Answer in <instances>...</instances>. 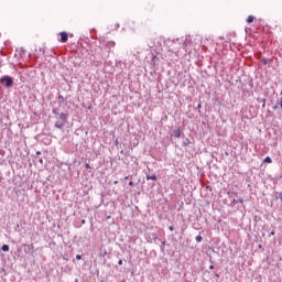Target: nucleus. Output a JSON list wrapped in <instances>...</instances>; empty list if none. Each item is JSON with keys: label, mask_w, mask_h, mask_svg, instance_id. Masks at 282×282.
I'll use <instances>...</instances> for the list:
<instances>
[{"label": "nucleus", "mask_w": 282, "mask_h": 282, "mask_svg": "<svg viewBox=\"0 0 282 282\" xmlns=\"http://www.w3.org/2000/svg\"><path fill=\"white\" fill-rule=\"evenodd\" d=\"M147 180H148V181H149V180L156 181V176H155V175H151V176L147 175Z\"/></svg>", "instance_id": "6e6552de"}, {"label": "nucleus", "mask_w": 282, "mask_h": 282, "mask_svg": "<svg viewBox=\"0 0 282 282\" xmlns=\"http://www.w3.org/2000/svg\"><path fill=\"white\" fill-rule=\"evenodd\" d=\"M63 126H65L63 122H56L55 123V127L58 128V129L63 128Z\"/></svg>", "instance_id": "0eeeda50"}, {"label": "nucleus", "mask_w": 282, "mask_h": 282, "mask_svg": "<svg viewBox=\"0 0 282 282\" xmlns=\"http://www.w3.org/2000/svg\"><path fill=\"white\" fill-rule=\"evenodd\" d=\"M232 203H238V200L234 199Z\"/></svg>", "instance_id": "412c9836"}, {"label": "nucleus", "mask_w": 282, "mask_h": 282, "mask_svg": "<svg viewBox=\"0 0 282 282\" xmlns=\"http://www.w3.org/2000/svg\"><path fill=\"white\" fill-rule=\"evenodd\" d=\"M195 239L197 242H200L203 240L202 236H197Z\"/></svg>", "instance_id": "9b49d317"}, {"label": "nucleus", "mask_w": 282, "mask_h": 282, "mask_svg": "<svg viewBox=\"0 0 282 282\" xmlns=\"http://www.w3.org/2000/svg\"><path fill=\"white\" fill-rule=\"evenodd\" d=\"M280 198H281V200H282V193L280 194Z\"/></svg>", "instance_id": "4be33fe9"}, {"label": "nucleus", "mask_w": 282, "mask_h": 282, "mask_svg": "<svg viewBox=\"0 0 282 282\" xmlns=\"http://www.w3.org/2000/svg\"><path fill=\"white\" fill-rule=\"evenodd\" d=\"M209 268H210V269H214V265H210Z\"/></svg>", "instance_id": "5701e85b"}, {"label": "nucleus", "mask_w": 282, "mask_h": 282, "mask_svg": "<svg viewBox=\"0 0 282 282\" xmlns=\"http://www.w3.org/2000/svg\"><path fill=\"white\" fill-rule=\"evenodd\" d=\"M129 185H130V186H132V185H133V182H132V181H130V182H129Z\"/></svg>", "instance_id": "6ab92c4d"}, {"label": "nucleus", "mask_w": 282, "mask_h": 282, "mask_svg": "<svg viewBox=\"0 0 282 282\" xmlns=\"http://www.w3.org/2000/svg\"><path fill=\"white\" fill-rule=\"evenodd\" d=\"M76 259H77V260H80V259H82V256H80V254H77V256H76Z\"/></svg>", "instance_id": "4468645a"}, {"label": "nucleus", "mask_w": 282, "mask_h": 282, "mask_svg": "<svg viewBox=\"0 0 282 282\" xmlns=\"http://www.w3.org/2000/svg\"><path fill=\"white\" fill-rule=\"evenodd\" d=\"M124 178L128 180V176H126Z\"/></svg>", "instance_id": "b1692460"}, {"label": "nucleus", "mask_w": 282, "mask_h": 282, "mask_svg": "<svg viewBox=\"0 0 282 282\" xmlns=\"http://www.w3.org/2000/svg\"><path fill=\"white\" fill-rule=\"evenodd\" d=\"M107 254H108L107 250H106L104 247H101V248H100V256H101V257H105V256H107Z\"/></svg>", "instance_id": "7ed1b4c3"}, {"label": "nucleus", "mask_w": 282, "mask_h": 282, "mask_svg": "<svg viewBox=\"0 0 282 282\" xmlns=\"http://www.w3.org/2000/svg\"><path fill=\"white\" fill-rule=\"evenodd\" d=\"M118 264L121 265V264H122V260H119V261H118Z\"/></svg>", "instance_id": "a211bd4d"}, {"label": "nucleus", "mask_w": 282, "mask_h": 282, "mask_svg": "<svg viewBox=\"0 0 282 282\" xmlns=\"http://www.w3.org/2000/svg\"><path fill=\"white\" fill-rule=\"evenodd\" d=\"M86 169H90V165L88 163L85 164Z\"/></svg>", "instance_id": "2eb2a0df"}, {"label": "nucleus", "mask_w": 282, "mask_h": 282, "mask_svg": "<svg viewBox=\"0 0 282 282\" xmlns=\"http://www.w3.org/2000/svg\"><path fill=\"white\" fill-rule=\"evenodd\" d=\"M169 229H170L171 231H173V230H174V227H173V226H171Z\"/></svg>", "instance_id": "f3484780"}, {"label": "nucleus", "mask_w": 282, "mask_h": 282, "mask_svg": "<svg viewBox=\"0 0 282 282\" xmlns=\"http://www.w3.org/2000/svg\"><path fill=\"white\" fill-rule=\"evenodd\" d=\"M75 282H78V280H76Z\"/></svg>", "instance_id": "a878e982"}, {"label": "nucleus", "mask_w": 282, "mask_h": 282, "mask_svg": "<svg viewBox=\"0 0 282 282\" xmlns=\"http://www.w3.org/2000/svg\"><path fill=\"white\" fill-rule=\"evenodd\" d=\"M2 251H4V252L10 251V246L3 245V246H2Z\"/></svg>", "instance_id": "423d86ee"}, {"label": "nucleus", "mask_w": 282, "mask_h": 282, "mask_svg": "<svg viewBox=\"0 0 282 282\" xmlns=\"http://www.w3.org/2000/svg\"><path fill=\"white\" fill-rule=\"evenodd\" d=\"M280 106H281V108H282V97H281Z\"/></svg>", "instance_id": "aec40b11"}, {"label": "nucleus", "mask_w": 282, "mask_h": 282, "mask_svg": "<svg viewBox=\"0 0 282 282\" xmlns=\"http://www.w3.org/2000/svg\"><path fill=\"white\" fill-rule=\"evenodd\" d=\"M253 20H254V18H253L252 15H250V17H248V19H247V22H248V23H252Z\"/></svg>", "instance_id": "1a4fd4ad"}, {"label": "nucleus", "mask_w": 282, "mask_h": 282, "mask_svg": "<svg viewBox=\"0 0 282 282\" xmlns=\"http://www.w3.org/2000/svg\"><path fill=\"white\" fill-rule=\"evenodd\" d=\"M0 83L1 84L6 83L7 87H11L12 84H14V79H12V77H10V76H4V77L0 78Z\"/></svg>", "instance_id": "f257e3e1"}, {"label": "nucleus", "mask_w": 282, "mask_h": 282, "mask_svg": "<svg viewBox=\"0 0 282 282\" xmlns=\"http://www.w3.org/2000/svg\"><path fill=\"white\" fill-rule=\"evenodd\" d=\"M173 134L176 137V138H180L181 137V130L180 129H176L173 131Z\"/></svg>", "instance_id": "39448f33"}, {"label": "nucleus", "mask_w": 282, "mask_h": 282, "mask_svg": "<svg viewBox=\"0 0 282 282\" xmlns=\"http://www.w3.org/2000/svg\"><path fill=\"white\" fill-rule=\"evenodd\" d=\"M265 163H272V160L270 156H267L265 160H264Z\"/></svg>", "instance_id": "9d476101"}, {"label": "nucleus", "mask_w": 282, "mask_h": 282, "mask_svg": "<svg viewBox=\"0 0 282 282\" xmlns=\"http://www.w3.org/2000/svg\"><path fill=\"white\" fill-rule=\"evenodd\" d=\"M115 45H116L115 42H109V43H108V46H110V47H113Z\"/></svg>", "instance_id": "f8f14e48"}, {"label": "nucleus", "mask_w": 282, "mask_h": 282, "mask_svg": "<svg viewBox=\"0 0 282 282\" xmlns=\"http://www.w3.org/2000/svg\"><path fill=\"white\" fill-rule=\"evenodd\" d=\"M237 202L240 203V204H243V199L242 198H239Z\"/></svg>", "instance_id": "ddd939ff"}, {"label": "nucleus", "mask_w": 282, "mask_h": 282, "mask_svg": "<svg viewBox=\"0 0 282 282\" xmlns=\"http://www.w3.org/2000/svg\"><path fill=\"white\" fill-rule=\"evenodd\" d=\"M59 35H61L62 43H66L67 40L69 39V34H67V32H61Z\"/></svg>", "instance_id": "f03ea898"}, {"label": "nucleus", "mask_w": 282, "mask_h": 282, "mask_svg": "<svg viewBox=\"0 0 282 282\" xmlns=\"http://www.w3.org/2000/svg\"><path fill=\"white\" fill-rule=\"evenodd\" d=\"M59 118L65 122V121H67V113H61L59 115Z\"/></svg>", "instance_id": "20e7f679"}, {"label": "nucleus", "mask_w": 282, "mask_h": 282, "mask_svg": "<svg viewBox=\"0 0 282 282\" xmlns=\"http://www.w3.org/2000/svg\"><path fill=\"white\" fill-rule=\"evenodd\" d=\"M198 108H200V105H198Z\"/></svg>", "instance_id": "393cba45"}, {"label": "nucleus", "mask_w": 282, "mask_h": 282, "mask_svg": "<svg viewBox=\"0 0 282 282\" xmlns=\"http://www.w3.org/2000/svg\"><path fill=\"white\" fill-rule=\"evenodd\" d=\"M281 95H282V90H281Z\"/></svg>", "instance_id": "bb28decb"}, {"label": "nucleus", "mask_w": 282, "mask_h": 282, "mask_svg": "<svg viewBox=\"0 0 282 282\" xmlns=\"http://www.w3.org/2000/svg\"><path fill=\"white\" fill-rule=\"evenodd\" d=\"M274 235H275V232H274V231H271V234L269 235V237L274 236Z\"/></svg>", "instance_id": "dca6fc26"}]
</instances>
